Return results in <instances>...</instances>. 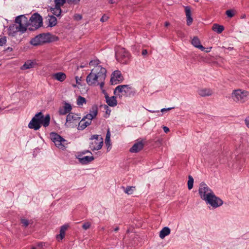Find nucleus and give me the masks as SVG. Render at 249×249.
I'll return each instance as SVG.
<instances>
[{
    "instance_id": "60",
    "label": "nucleus",
    "mask_w": 249,
    "mask_h": 249,
    "mask_svg": "<svg viewBox=\"0 0 249 249\" xmlns=\"http://www.w3.org/2000/svg\"><path fill=\"white\" fill-rule=\"evenodd\" d=\"M106 112L107 113V112H110V111H106Z\"/></svg>"
},
{
    "instance_id": "42",
    "label": "nucleus",
    "mask_w": 249,
    "mask_h": 249,
    "mask_svg": "<svg viewBox=\"0 0 249 249\" xmlns=\"http://www.w3.org/2000/svg\"><path fill=\"white\" fill-rule=\"evenodd\" d=\"M45 243L41 242V243H38L37 244V247L39 249H44V247L45 246Z\"/></svg>"
},
{
    "instance_id": "11",
    "label": "nucleus",
    "mask_w": 249,
    "mask_h": 249,
    "mask_svg": "<svg viewBox=\"0 0 249 249\" xmlns=\"http://www.w3.org/2000/svg\"><path fill=\"white\" fill-rule=\"evenodd\" d=\"M116 59L123 64H126L129 60L130 54L124 48H121L116 53Z\"/></svg>"
},
{
    "instance_id": "35",
    "label": "nucleus",
    "mask_w": 249,
    "mask_h": 249,
    "mask_svg": "<svg viewBox=\"0 0 249 249\" xmlns=\"http://www.w3.org/2000/svg\"><path fill=\"white\" fill-rule=\"evenodd\" d=\"M135 187L127 186L124 190V192L128 195H131L133 194Z\"/></svg>"
},
{
    "instance_id": "52",
    "label": "nucleus",
    "mask_w": 249,
    "mask_h": 249,
    "mask_svg": "<svg viewBox=\"0 0 249 249\" xmlns=\"http://www.w3.org/2000/svg\"><path fill=\"white\" fill-rule=\"evenodd\" d=\"M211 48H212L211 47V48H207V50H204V51H205V52H207V53H208V52H210V51H211Z\"/></svg>"
},
{
    "instance_id": "58",
    "label": "nucleus",
    "mask_w": 249,
    "mask_h": 249,
    "mask_svg": "<svg viewBox=\"0 0 249 249\" xmlns=\"http://www.w3.org/2000/svg\"><path fill=\"white\" fill-rule=\"evenodd\" d=\"M32 249H37L36 248H35V247H32Z\"/></svg>"
},
{
    "instance_id": "23",
    "label": "nucleus",
    "mask_w": 249,
    "mask_h": 249,
    "mask_svg": "<svg viewBox=\"0 0 249 249\" xmlns=\"http://www.w3.org/2000/svg\"><path fill=\"white\" fill-rule=\"evenodd\" d=\"M79 161L83 164H87L94 160L93 156H84L81 158H78Z\"/></svg>"
},
{
    "instance_id": "21",
    "label": "nucleus",
    "mask_w": 249,
    "mask_h": 249,
    "mask_svg": "<svg viewBox=\"0 0 249 249\" xmlns=\"http://www.w3.org/2000/svg\"><path fill=\"white\" fill-rule=\"evenodd\" d=\"M192 44L194 47L198 48L201 51H204L205 49V48L200 44V40L197 36L194 37L192 40Z\"/></svg>"
},
{
    "instance_id": "24",
    "label": "nucleus",
    "mask_w": 249,
    "mask_h": 249,
    "mask_svg": "<svg viewBox=\"0 0 249 249\" xmlns=\"http://www.w3.org/2000/svg\"><path fill=\"white\" fill-rule=\"evenodd\" d=\"M68 226L66 225H63L61 227L60 230V234L56 236L58 240H62L65 235L66 231L67 230Z\"/></svg>"
},
{
    "instance_id": "20",
    "label": "nucleus",
    "mask_w": 249,
    "mask_h": 249,
    "mask_svg": "<svg viewBox=\"0 0 249 249\" xmlns=\"http://www.w3.org/2000/svg\"><path fill=\"white\" fill-rule=\"evenodd\" d=\"M185 15L186 16V21H187V24L188 25H190L192 22H193V18L191 17V9L190 7L189 6H185Z\"/></svg>"
},
{
    "instance_id": "46",
    "label": "nucleus",
    "mask_w": 249,
    "mask_h": 249,
    "mask_svg": "<svg viewBox=\"0 0 249 249\" xmlns=\"http://www.w3.org/2000/svg\"><path fill=\"white\" fill-rule=\"evenodd\" d=\"M245 121L247 126L249 128V116L246 118Z\"/></svg>"
},
{
    "instance_id": "51",
    "label": "nucleus",
    "mask_w": 249,
    "mask_h": 249,
    "mask_svg": "<svg viewBox=\"0 0 249 249\" xmlns=\"http://www.w3.org/2000/svg\"><path fill=\"white\" fill-rule=\"evenodd\" d=\"M7 50L9 52H11V51H12L13 49L11 47H8V48H7Z\"/></svg>"
},
{
    "instance_id": "4",
    "label": "nucleus",
    "mask_w": 249,
    "mask_h": 249,
    "mask_svg": "<svg viewBox=\"0 0 249 249\" xmlns=\"http://www.w3.org/2000/svg\"><path fill=\"white\" fill-rule=\"evenodd\" d=\"M231 98L236 102L244 103L249 98V92L241 89L234 90L231 94Z\"/></svg>"
},
{
    "instance_id": "43",
    "label": "nucleus",
    "mask_w": 249,
    "mask_h": 249,
    "mask_svg": "<svg viewBox=\"0 0 249 249\" xmlns=\"http://www.w3.org/2000/svg\"><path fill=\"white\" fill-rule=\"evenodd\" d=\"M224 51L225 53H228L229 51H230L233 50V49L232 47H229L228 48L224 47Z\"/></svg>"
},
{
    "instance_id": "54",
    "label": "nucleus",
    "mask_w": 249,
    "mask_h": 249,
    "mask_svg": "<svg viewBox=\"0 0 249 249\" xmlns=\"http://www.w3.org/2000/svg\"><path fill=\"white\" fill-rule=\"evenodd\" d=\"M118 230H119V228H118V227H116L114 229V231H118Z\"/></svg>"
},
{
    "instance_id": "9",
    "label": "nucleus",
    "mask_w": 249,
    "mask_h": 249,
    "mask_svg": "<svg viewBox=\"0 0 249 249\" xmlns=\"http://www.w3.org/2000/svg\"><path fill=\"white\" fill-rule=\"evenodd\" d=\"M80 119L81 117L78 114L69 113L67 116L65 125L67 127H75L77 126Z\"/></svg>"
},
{
    "instance_id": "29",
    "label": "nucleus",
    "mask_w": 249,
    "mask_h": 249,
    "mask_svg": "<svg viewBox=\"0 0 249 249\" xmlns=\"http://www.w3.org/2000/svg\"><path fill=\"white\" fill-rule=\"evenodd\" d=\"M51 12L56 16L59 17L62 13L61 7L55 5L54 8L52 9Z\"/></svg>"
},
{
    "instance_id": "15",
    "label": "nucleus",
    "mask_w": 249,
    "mask_h": 249,
    "mask_svg": "<svg viewBox=\"0 0 249 249\" xmlns=\"http://www.w3.org/2000/svg\"><path fill=\"white\" fill-rule=\"evenodd\" d=\"M123 78L121 73L119 71H114L110 78V83L111 85H116L123 81Z\"/></svg>"
},
{
    "instance_id": "40",
    "label": "nucleus",
    "mask_w": 249,
    "mask_h": 249,
    "mask_svg": "<svg viewBox=\"0 0 249 249\" xmlns=\"http://www.w3.org/2000/svg\"><path fill=\"white\" fill-rule=\"evenodd\" d=\"M6 42V38L4 36L0 38V46H2L4 45Z\"/></svg>"
},
{
    "instance_id": "18",
    "label": "nucleus",
    "mask_w": 249,
    "mask_h": 249,
    "mask_svg": "<svg viewBox=\"0 0 249 249\" xmlns=\"http://www.w3.org/2000/svg\"><path fill=\"white\" fill-rule=\"evenodd\" d=\"M53 78L59 81L60 82H63L66 79V75L65 73L62 72H58L55 73L52 75Z\"/></svg>"
},
{
    "instance_id": "45",
    "label": "nucleus",
    "mask_w": 249,
    "mask_h": 249,
    "mask_svg": "<svg viewBox=\"0 0 249 249\" xmlns=\"http://www.w3.org/2000/svg\"><path fill=\"white\" fill-rule=\"evenodd\" d=\"M173 108H174V107H168L167 108H162L160 110V111L162 112H164L165 111L170 110H171Z\"/></svg>"
},
{
    "instance_id": "28",
    "label": "nucleus",
    "mask_w": 249,
    "mask_h": 249,
    "mask_svg": "<svg viewBox=\"0 0 249 249\" xmlns=\"http://www.w3.org/2000/svg\"><path fill=\"white\" fill-rule=\"evenodd\" d=\"M212 30L217 34H220L224 30V27L222 25H220L218 24L215 23L213 25Z\"/></svg>"
},
{
    "instance_id": "53",
    "label": "nucleus",
    "mask_w": 249,
    "mask_h": 249,
    "mask_svg": "<svg viewBox=\"0 0 249 249\" xmlns=\"http://www.w3.org/2000/svg\"><path fill=\"white\" fill-rule=\"evenodd\" d=\"M170 25V23L169 22H165V26L167 27Z\"/></svg>"
},
{
    "instance_id": "5",
    "label": "nucleus",
    "mask_w": 249,
    "mask_h": 249,
    "mask_svg": "<svg viewBox=\"0 0 249 249\" xmlns=\"http://www.w3.org/2000/svg\"><path fill=\"white\" fill-rule=\"evenodd\" d=\"M50 138L54 143L55 146L59 149L64 150L68 145V141L56 133L52 132Z\"/></svg>"
},
{
    "instance_id": "12",
    "label": "nucleus",
    "mask_w": 249,
    "mask_h": 249,
    "mask_svg": "<svg viewBox=\"0 0 249 249\" xmlns=\"http://www.w3.org/2000/svg\"><path fill=\"white\" fill-rule=\"evenodd\" d=\"M198 192L201 198L205 201L213 194L212 190L204 182L200 184Z\"/></svg>"
},
{
    "instance_id": "32",
    "label": "nucleus",
    "mask_w": 249,
    "mask_h": 249,
    "mask_svg": "<svg viewBox=\"0 0 249 249\" xmlns=\"http://www.w3.org/2000/svg\"><path fill=\"white\" fill-rule=\"evenodd\" d=\"M194 184V178L191 176H189L188 177V180L187 182L188 188L189 190H191L193 188Z\"/></svg>"
},
{
    "instance_id": "25",
    "label": "nucleus",
    "mask_w": 249,
    "mask_h": 249,
    "mask_svg": "<svg viewBox=\"0 0 249 249\" xmlns=\"http://www.w3.org/2000/svg\"><path fill=\"white\" fill-rule=\"evenodd\" d=\"M170 229L167 227H165L160 231L159 236L161 239H164L165 236L170 234Z\"/></svg>"
},
{
    "instance_id": "55",
    "label": "nucleus",
    "mask_w": 249,
    "mask_h": 249,
    "mask_svg": "<svg viewBox=\"0 0 249 249\" xmlns=\"http://www.w3.org/2000/svg\"><path fill=\"white\" fill-rule=\"evenodd\" d=\"M148 111H149V112H153V113H154V112H159V110L156 111H152V110H148Z\"/></svg>"
},
{
    "instance_id": "36",
    "label": "nucleus",
    "mask_w": 249,
    "mask_h": 249,
    "mask_svg": "<svg viewBox=\"0 0 249 249\" xmlns=\"http://www.w3.org/2000/svg\"><path fill=\"white\" fill-rule=\"evenodd\" d=\"M80 0H67V3L70 5H75L79 3Z\"/></svg>"
},
{
    "instance_id": "22",
    "label": "nucleus",
    "mask_w": 249,
    "mask_h": 249,
    "mask_svg": "<svg viewBox=\"0 0 249 249\" xmlns=\"http://www.w3.org/2000/svg\"><path fill=\"white\" fill-rule=\"evenodd\" d=\"M106 102L110 107H115L117 105V102L115 96L109 97L107 95H105Z\"/></svg>"
},
{
    "instance_id": "7",
    "label": "nucleus",
    "mask_w": 249,
    "mask_h": 249,
    "mask_svg": "<svg viewBox=\"0 0 249 249\" xmlns=\"http://www.w3.org/2000/svg\"><path fill=\"white\" fill-rule=\"evenodd\" d=\"M51 41H52L51 35L50 33H47L36 36L31 40L30 43L34 46H37Z\"/></svg>"
},
{
    "instance_id": "8",
    "label": "nucleus",
    "mask_w": 249,
    "mask_h": 249,
    "mask_svg": "<svg viewBox=\"0 0 249 249\" xmlns=\"http://www.w3.org/2000/svg\"><path fill=\"white\" fill-rule=\"evenodd\" d=\"M15 23L20 30V32L23 33L25 32L29 27V22L27 18L24 15H20L18 16L15 19Z\"/></svg>"
},
{
    "instance_id": "50",
    "label": "nucleus",
    "mask_w": 249,
    "mask_h": 249,
    "mask_svg": "<svg viewBox=\"0 0 249 249\" xmlns=\"http://www.w3.org/2000/svg\"><path fill=\"white\" fill-rule=\"evenodd\" d=\"M147 51L146 50H143L142 51V54L143 55H145L146 54H147Z\"/></svg>"
},
{
    "instance_id": "57",
    "label": "nucleus",
    "mask_w": 249,
    "mask_h": 249,
    "mask_svg": "<svg viewBox=\"0 0 249 249\" xmlns=\"http://www.w3.org/2000/svg\"><path fill=\"white\" fill-rule=\"evenodd\" d=\"M84 67H85V66H84V65H80V66H79V67H80V68H84Z\"/></svg>"
},
{
    "instance_id": "61",
    "label": "nucleus",
    "mask_w": 249,
    "mask_h": 249,
    "mask_svg": "<svg viewBox=\"0 0 249 249\" xmlns=\"http://www.w3.org/2000/svg\"><path fill=\"white\" fill-rule=\"evenodd\" d=\"M106 112L107 113V112H110V111H106Z\"/></svg>"
},
{
    "instance_id": "37",
    "label": "nucleus",
    "mask_w": 249,
    "mask_h": 249,
    "mask_svg": "<svg viewBox=\"0 0 249 249\" xmlns=\"http://www.w3.org/2000/svg\"><path fill=\"white\" fill-rule=\"evenodd\" d=\"M226 15L229 18H232L234 16V13L233 10H228L226 12Z\"/></svg>"
},
{
    "instance_id": "6",
    "label": "nucleus",
    "mask_w": 249,
    "mask_h": 249,
    "mask_svg": "<svg viewBox=\"0 0 249 249\" xmlns=\"http://www.w3.org/2000/svg\"><path fill=\"white\" fill-rule=\"evenodd\" d=\"M29 29L33 31L39 28L42 25V18L38 13L34 14L29 20Z\"/></svg>"
},
{
    "instance_id": "27",
    "label": "nucleus",
    "mask_w": 249,
    "mask_h": 249,
    "mask_svg": "<svg viewBox=\"0 0 249 249\" xmlns=\"http://www.w3.org/2000/svg\"><path fill=\"white\" fill-rule=\"evenodd\" d=\"M36 65V62L31 60L26 61L24 64L21 67V69L23 70L29 69L34 68Z\"/></svg>"
},
{
    "instance_id": "30",
    "label": "nucleus",
    "mask_w": 249,
    "mask_h": 249,
    "mask_svg": "<svg viewBox=\"0 0 249 249\" xmlns=\"http://www.w3.org/2000/svg\"><path fill=\"white\" fill-rule=\"evenodd\" d=\"M57 19L56 18L53 16H50L49 18V26L50 27H53L56 24Z\"/></svg>"
},
{
    "instance_id": "56",
    "label": "nucleus",
    "mask_w": 249,
    "mask_h": 249,
    "mask_svg": "<svg viewBox=\"0 0 249 249\" xmlns=\"http://www.w3.org/2000/svg\"><path fill=\"white\" fill-rule=\"evenodd\" d=\"M88 152H89V153H91V152H90L89 151V150H87V151H85V152H84L83 153H84V154H85L86 153H88Z\"/></svg>"
},
{
    "instance_id": "48",
    "label": "nucleus",
    "mask_w": 249,
    "mask_h": 249,
    "mask_svg": "<svg viewBox=\"0 0 249 249\" xmlns=\"http://www.w3.org/2000/svg\"><path fill=\"white\" fill-rule=\"evenodd\" d=\"M163 129L164 132L166 133H168V132H169V131H170L169 128L167 126H163Z\"/></svg>"
},
{
    "instance_id": "16",
    "label": "nucleus",
    "mask_w": 249,
    "mask_h": 249,
    "mask_svg": "<svg viewBox=\"0 0 249 249\" xmlns=\"http://www.w3.org/2000/svg\"><path fill=\"white\" fill-rule=\"evenodd\" d=\"M198 94L201 97L211 96L213 92L212 89L208 88H202L198 90Z\"/></svg>"
},
{
    "instance_id": "39",
    "label": "nucleus",
    "mask_w": 249,
    "mask_h": 249,
    "mask_svg": "<svg viewBox=\"0 0 249 249\" xmlns=\"http://www.w3.org/2000/svg\"><path fill=\"white\" fill-rule=\"evenodd\" d=\"M21 222L25 227H27L29 224V221L26 219H21Z\"/></svg>"
},
{
    "instance_id": "31",
    "label": "nucleus",
    "mask_w": 249,
    "mask_h": 249,
    "mask_svg": "<svg viewBox=\"0 0 249 249\" xmlns=\"http://www.w3.org/2000/svg\"><path fill=\"white\" fill-rule=\"evenodd\" d=\"M110 133L109 129H108L106 137L105 139V143L106 144V145L107 146H109L110 145Z\"/></svg>"
},
{
    "instance_id": "41",
    "label": "nucleus",
    "mask_w": 249,
    "mask_h": 249,
    "mask_svg": "<svg viewBox=\"0 0 249 249\" xmlns=\"http://www.w3.org/2000/svg\"><path fill=\"white\" fill-rule=\"evenodd\" d=\"M82 17L81 15L80 14H75L73 16V18L74 20H80L82 19Z\"/></svg>"
},
{
    "instance_id": "33",
    "label": "nucleus",
    "mask_w": 249,
    "mask_h": 249,
    "mask_svg": "<svg viewBox=\"0 0 249 249\" xmlns=\"http://www.w3.org/2000/svg\"><path fill=\"white\" fill-rule=\"evenodd\" d=\"M86 99L81 96H79L77 99V104L78 106H82L83 104L86 103Z\"/></svg>"
},
{
    "instance_id": "13",
    "label": "nucleus",
    "mask_w": 249,
    "mask_h": 249,
    "mask_svg": "<svg viewBox=\"0 0 249 249\" xmlns=\"http://www.w3.org/2000/svg\"><path fill=\"white\" fill-rule=\"evenodd\" d=\"M132 92L131 88L127 85H119L114 90V93L115 95L121 93L122 95L126 96H130Z\"/></svg>"
},
{
    "instance_id": "62",
    "label": "nucleus",
    "mask_w": 249,
    "mask_h": 249,
    "mask_svg": "<svg viewBox=\"0 0 249 249\" xmlns=\"http://www.w3.org/2000/svg\"><path fill=\"white\" fill-rule=\"evenodd\" d=\"M105 107H106V108H107V107H107V105H105Z\"/></svg>"
},
{
    "instance_id": "1",
    "label": "nucleus",
    "mask_w": 249,
    "mask_h": 249,
    "mask_svg": "<svg viewBox=\"0 0 249 249\" xmlns=\"http://www.w3.org/2000/svg\"><path fill=\"white\" fill-rule=\"evenodd\" d=\"M100 62L98 59L91 60L89 65L94 66L89 74L86 78V81L89 86L99 85L101 88L104 86V81L106 77V69L99 65Z\"/></svg>"
},
{
    "instance_id": "44",
    "label": "nucleus",
    "mask_w": 249,
    "mask_h": 249,
    "mask_svg": "<svg viewBox=\"0 0 249 249\" xmlns=\"http://www.w3.org/2000/svg\"><path fill=\"white\" fill-rule=\"evenodd\" d=\"M76 82L77 84H80V81H81V77L78 76L75 77Z\"/></svg>"
},
{
    "instance_id": "19",
    "label": "nucleus",
    "mask_w": 249,
    "mask_h": 249,
    "mask_svg": "<svg viewBox=\"0 0 249 249\" xmlns=\"http://www.w3.org/2000/svg\"><path fill=\"white\" fill-rule=\"evenodd\" d=\"M71 109V106L70 104L65 103L64 106L59 109V113L60 115H65L70 112Z\"/></svg>"
},
{
    "instance_id": "59",
    "label": "nucleus",
    "mask_w": 249,
    "mask_h": 249,
    "mask_svg": "<svg viewBox=\"0 0 249 249\" xmlns=\"http://www.w3.org/2000/svg\"><path fill=\"white\" fill-rule=\"evenodd\" d=\"M106 112L107 113V112H110V111H106Z\"/></svg>"
},
{
    "instance_id": "26",
    "label": "nucleus",
    "mask_w": 249,
    "mask_h": 249,
    "mask_svg": "<svg viewBox=\"0 0 249 249\" xmlns=\"http://www.w3.org/2000/svg\"><path fill=\"white\" fill-rule=\"evenodd\" d=\"M16 23L9 26L8 32L10 35L14 36V34L17 32H20V30Z\"/></svg>"
},
{
    "instance_id": "14",
    "label": "nucleus",
    "mask_w": 249,
    "mask_h": 249,
    "mask_svg": "<svg viewBox=\"0 0 249 249\" xmlns=\"http://www.w3.org/2000/svg\"><path fill=\"white\" fill-rule=\"evenodd\" d=\"M205 201L214 208L221 206L223 204L222 200L217 197L214 193L210 197H208Z\"/></svg>"
},
{
    "instance_id": "49",
    "label": "nucleus",
    "mask_w": 249,
    "mask_h": 249,
    "mask_svg": "<svg viewBox=\"0 0 249 249\" xmlns=\"http://www.w3.org/2000/svg\"><path fill=\"white\" fill-rule=\"evenodd\" d=\"M108 2L111 4H114L117 2V0H108Z\"/></svg>"
},
{
    "instance_id": "34",
    "label": "nucleus",
    "mask_w": 249,
    "mask_h": 249,
    "mask_svg": "<svg viewBox=\"0 0 249 249\" xmlns=\"http://www.w3.org/2000/svg\"><path fill=\"white\" fill-rule=\"evenodd\" d=\"M55 5L58 7L62 6L65 3H67V0H54Z\"/></svg>"
},
{
    "instance_id": "38",
    "label": "nucleus",
    "mask_w": 249,
    "mask_h": 249,
    "mask_svg": "<svg viewBox=\"0 0 249 249\" xmlns=\"http://www.w3.org/2000/svg\"><path fill=\"white\" fill-rule=\"evenodd\" d=\"M91 226V224L89 222H85L82 225V228L85 230H87L89 229Z\"/></svg>"
},
{
    "instance_id": "47",
    "label": "nucleus",
    "mask_w": 249,
    "mask_h": 249,
    "mask_svg": "<svg viewBox=\"0 0 249 249\" xmlns=\"http://www.w3.org/2000/svg\"><path fill=\"white\" fill-rule=\"evenodd\" d=\"M108 18V17L106 16H103L101 18V21L102 22H104L106 21Z\"/></svg>"
},
{
    "instance_id": "17",
    "label": "nucleus",
    "mask_w": 249,
    "mask_h": 249,
    "mask_svg": "<svg viewBox=\"0 0 249 249\" xmlns=\"http://www.w3.org/2000/svg\"><path fill=\"white\" fill-rule=\"evenodd\" d=\"M143 147V143L142 142H136L133 146L130 149V152L132 153H137L141 150Z\"/></svg>"
},
{
    "instance_id": "10",
    "label": "nucleus",
    "mask_w": 249,
    "mask_h": 249,
    "mask_svg": "<svg viewBox=\"0 0 249 249\" xmlns=\"http://www.w3.org/2000/svg\"><path fill=\"white\" fill-rule=\"evenodd\" d=\"M90 139L92 141L90 143V148L92 151L98 150L102 147L103 139L99 135H93Z\"/></svg>"
},
{
    "instance_id": "2",
    "label": "nucleus",
    "mask_w": 249,
    "mask_h": 249,
    "mask_svg": "<svg viewBox=\"0 0 249 249\" xmlns=\"http://www.w3.org/2000/svg\"><path fill=\"white\" fill-rule=\"evenodd\" d=\"M50 121V116L49 114L44 117L42 113L40 112L36 114L28 124V127L31 129L37 130L40 128L41 124L45 127L48 126L49 125Z\"/></svg>"
},
{
    "instance_id": "3",
    "label": "nucleus",
    "mask_w": 249,
    "mask_h": 249,
    "mask_svg": "<svg viewBox=\"0 0 249 249\" xmlns=\"http://www.w3.org/2000/svg\"><path fill=\"white\" fill-rule=\"evenodd\" d=\"M98 113V107L96 105L93 106L89 110V113L84 116L81 120L79 121L78 124L77 129L78 130H82L84 129L88 126L89 125L92 120L95 118Z\"/></svg>"
}]
</instances>
